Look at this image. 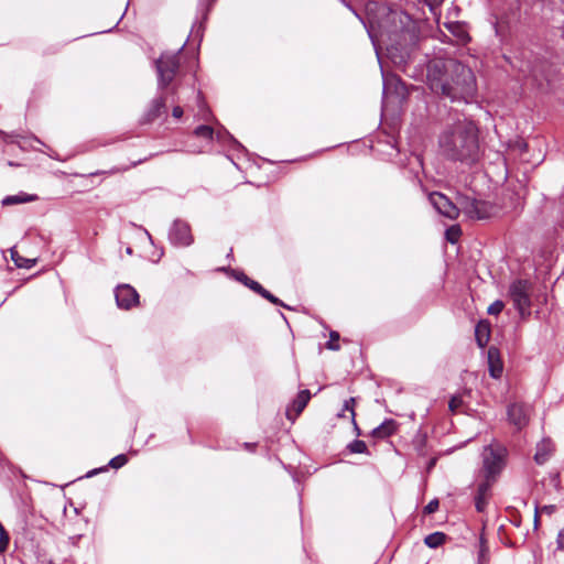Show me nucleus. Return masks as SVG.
Here are the masks:
<instances>
[{"mask_svg":"<svg viewBox=\"0 0 564 564\" xmlns=\"http://www.w3.org/2000/svg\"><path fill=\"white\" fill-rule=\"evenodd\" d=\"M268 301L273 303V304H275V305H282V302L276 296H274L273 294H270Z\"/></svg>","mask_w":564,"mask_h":564,"instance_id":"41","label":"nucleus"},{"mask_svg":"<svg viewBox=\"0 0 564 564\" xmlns=\"http://www.w3.org/2000/svg\"><path fill=\"white\" fill-rule=\"evenodd\" d=\"M354 427H355V432L357 433V435H360L361 432H360V430H359V427H358L356 422L354 423Z\"/></svg>","mask_w":564,"mask_h":564,"instance_id":"45","label":"nucleus"},{"mask_svg":"<svg viewBox=\"0 0 564 564\" xmlns=\"http://www.w3.org/2000/svg\"><path fill=\"white\" fill-rule=\"evenodd\" d=\"M241 275L246 279V286H248L250 290L254 291L256 293H259L262 285L260 283H258L257 281L251 280L246 274H241Z\"/></svg>","mask_w":564,"mask_h":564,"instance_id":"33","label":"nucleus"},{"mask_svg":"<svg viewBox=\"0 0 564 564\" xmlns=\"http://www.w3.org/2000/svg\"><path fill=\"white\" fill-rule=\"evenodd\" d=\"M554 510H555V506H553V505L544 506V507L542 508V511H543V512H545V513H547V514L553 513V512H554Z\"/></svg>","mask_w":564,"mask_h":564,"instance_id":"40","label":"nucleus"},{"mask_svg":"<svg viewBox=\"0 0 564 564\" xmlns=\"http://www.w3.org/2000/svg\"><path fill=\"white\" fill-rule=\"evenodd\" d=\"M445 26L451 32V34H453V36L456 39L457 44H466L469 42V34L463 23L448 22L445 23Z\"/></svg>","mask_w":564,"mask_h":564,"instance_id":"18","label":"nucleus"},{"mask_svg":"<svg viewBox=\"0 0 564 564\" xmlns=\"http://www.w3.org/2000/svg\"><path fill=\"white\" fill-rule=\"evenodd\" d=\"M204 33V24L203 22H195L192 26L189 37L193 39V41H197L199 44L203 39Z\"/></svg>","mask_w":564,"mask_h":564,"instance_id":"26","label":"nucleus"},{"mask_svg":"<svg viewBox=\"0 0 564 564\" xmlns=\"http://www.w3.org/2000/svg\"><path fill=\"white\" fill-rule=\"evenodd\" d=\"M258 294L261 295L262 297H264L265 300H268L271 293L269 291H267L263 286H261Z\"/></svg>","mask_w":564,"mask_h":564,"instance_id":"42","label":"nucleus"},{"mask_svg":"<svg viewBox=\"0 0 564 564\" xmlns=\"http://www.w3.org/2000/svg\"><path fill=\"white\" fill-rule=\"evenodd\" d=\"M463 405V399L459 395H454L451 398L448 408L452 412H456Z\"/></svg>","mask_w":564,"mask_h":564,"instance_id":"32","label":"nucleus"},{"mask_svg":"<svg viewBox=\"0 0 564 564\" xmlns=\"http://www.w3.org/2000/svg\"><path fill=\"white\" fill-rule=\"evenodd\" d=\"M445 538L444 533L434 532L425 536L424 543L431 549H436L444 543Z\"/></svg>","mask_w":564,"mask_h":564,"instance_id":"20","label":"nucleus"},{"mask_svg":"<svg viewBox=\"0 0 564 564\" xmlns=\"http://www.w3.org/2000/svg\"><path fill=\"white\" fill-rule=\"evenodd\" d=\"M462 209L466 216L473 219H485L489 216L487 203L475 198H464Z\"/></svg>","mask_w":564,"mask_h":564,"instance_id":"11","label":"nucleus"},{"mask_svg":"<svg viewBox=\"0 0 564 564\" xmlns=\"http://www.w3.org/2000/svg\"><path fill=\"white\" fill-rule=\"evenodd\" d=\"M343 2L362 22L373 46L377 48L378 44L386 45L392 63L405 67L411 58V50L419 40L415 23L410 15L402 11H387L379 8L377 2L368 1L365 3L364 19L349 3Z\"/></svg>","mask_w":564,"mask_h":564,"instance_id":"1","label":"nucleus"},{"mask_svg":"<svg viewBox=\"0 0 564 564\" xmlns=\"http://www.w3.org/2000/svg\"><path fill=\"white\" fill-rule=\"evenodd\" d=\"M338 416H339V417H344V416H345V412H343V411H341V412H339V413H338Z\"/></svg>","mask_w":564,"mask_h":564,"instance_id":"49","label":"nucleus"},{"mask_svg":"<svg viewBox=\"0 0 564 564\" xmlns=\"http://www.w3.org/2000/svg\"><path fill=\"white\" fill-rule=\"evenodd\" d=\"M194 134L209 142L214 140L215 132L210 126L202 124L195 129Z\"/></svg>","mask_w":564,"mask_h":564,"instance_id":"23","label":"nucleus"},{"mask_svg":"<svg viewBox=\"0 0 564 564\" xmlns=\"http://www.w3.org/2000/svg\"><path fill=\"white\" fill-rule=\"evenodd\" d=\"M494 481L485 479L477 487L475 496V507L478 512H484L489 500L490 488Z\"/></svg>","mask_w":564,"mask_h":564,"instance_id":"14","label":"nucleus"},{"mask_svg":"<svg viewBox=\"0 0 564 564\" xmlns=\"http://www.w3.org/2000/svg\"><path fill=\"white\" fill-rule=\"evenodd\" d=\"M489 373L492 378L499 379L503 371V365L499 356V350L495 347L488 349Z\"/></svg>","mask_w":564,"mask_h":564,"instance_id":"15","label":"nucleus"},{"mask_svg":"<svg viewBox=\"0 0 564 564\" xmlns=\"http://www.w3.org/2000/svg\"><path fill=\"white\" fill-rule=\"evenodd\" d=\"M169 240L177 247H187L193 242L191 227L183 220H175L169 231Z\"/></svg>","mask_w":564,"mask_h":564,"instance_id":"8","label":"nucleus"},{"mask_svg":"<svg viewBox=\"0 0 564 564\" xmlns=\"http://www.w3.org/2000/svg\"><path fill=\"white\" fill-rule=\"evenodd\" d=\"M355 403H356V399L349 398L344 402L343 409H341L343 412H346V411L349 412L352 423H355V417H356Z\"/></svg>","mask_w":564,"mask_h":564,"instance_id":"28","label":"nucleus"},{"mask_svg":"<svg viewBox=\"0 0 564 564\" xmlns=\"http://www.w3.org/2000/svg\"><path fill=\"white\" fill-rule=\"evenodd\" d=\"M553 451H554V444L552 443V441L549 438L542 440L536 446V453L534 455V460L539 465L544 464L545 462L549 460Z\"/></svg>","mask_w":564,"mask_h":564,"instance_id":"17","label":"nucleus"},{"mask_svg":"<svg viewBox=\"0 0 564 564\" xmlns=\"http://www.w3.org/2000/svg\"><path fill=\"white\" fill-rule=\"evenodd\" d=\"M310 399L311 392L308 390L300 391L291 405L286 409V417L291 421H294L305 409Z\"/></svg>","mask_w":564,"mask_h":564,"instance_id":"13","label":"nucleus"},{"mask_svg":"<svg viewBox=\"0 0 564 564\" xmlns=\"http://www.w3.org/2000/svg\"><path fill=\"white\" fill-rule=\"evenodd\" d=\"M444 156L452 161L473 164L479 156L478 129L467 119H458L444 128L438 138Z\"/></svg>","mask_w":564,"mask_h":564,"instance_id":"3","label":"nucleus"},{"mask_svg":"<svg viewBox=\"0 0 564 564\" xmlns=\"http://www.w3.org/2000/svg\"><path fill=\"white\" fill-rule=\"evenodd\" d=\"M132 252H133V251H132V248H131V247H127V249H126V253H127V254H129V256H131V254H132Z\"/></svg>","mask_w":564,"mask_h":564,"instance_id":"46","label":"nucleus"},{"mask_svg":"<svg viewBox=\"0 0 564 564\" xmlns=\"http://www.w3.org/2000/svg\"><path fill=\"white\" fill-rule=\"evenodd\" d=\"M36 199H37L36 195L19 193L17 195L6 196L2 199V205L9 206V205H15V204H23V203L34 202Z\"/></svg>","mask_w":564,"mask_h":564,"instance_id":"19","label":"nucleus"},{"mask_svg":"<svg viewBox=\"0 0 564 564\" xmlns=\"http://www.w3.org/2000/svg\"><path fill=\"white\" fill-rule=\"evenodd\" d=\"M476 339L480 347H485L489 339V328L487 325L479 323L476 326Z\"/></svg>","mask_w":564,"mask_h":564,"instance_id":"21","label":"nucleus"},{"mask_svg":"<svg viewBox=\"0 0 564 564\" xmlns=\"http://www.w3.org/2000/svg\"><path fill=\"white\" fill-rule=\"evenodd\" d=\"M440 507V502L437 499L431 500L425 507H424V513L431 514L434 513Z\"/></svg>","mask_w":564,"mask_h":564,"instance_id":"35","label":"nucleus"},{"mask_svg":"<svg viewBox=\"0 0 564 564\" xmlns=\"http://www.w3.org/2000/svg\"><path fill=\"white\" fill-rule=\"evenodd\" d=\"M398 423L393 419H386L380 425L371 431V436L377 440H383L395 433Z\"/></svg>","mask_w":564,"mask_h":564,"instance_id":"16","label":"nucleus"},{"mask_svg":"<svg viewBox=\"0 0 564 564\" xmlns=\"http://www.w3.org/2000/svg\"><path fill=\"white\" fill-rule=\"evenodd\" d=\"M556 542H557V547L561 550H564V528L562 530H560V532L557 534Z\"/></svg>","mask_w":564,"mask_h":564,"instance_id":"38","label":"nucleus"},{"mask_svg":"<svg viewBox=\"0 0 564 564\" xmlns=\"http://www.w3.org/2000/svg\"><path fill=\"white\" fill-rule=\"evenodd\" d=\"M427 83L433 93L452 101L469 102L477 91L470 67L456 59H433L427 65Z\"/></svg>","mask_w":564,"mask_h":564,"instance_id":"2","label":"nucleus"},{"mask_svg":"<svg viewBox=\"0 0 564 564\" xmlns=\"http://www.w3.org/2000/svg\"><path fill=\"white\" fill-rule=\"evenodd\" d=\"M11 258L17 267L30 269L35 264L34 259H26L19 254L18 251L11 250Z\"/></svg>","mask_w":564,"mask_h":564,"instance_id":"22","label":"nucleus"},{"mask_svg":"<svg viewBox=\"0 0 564 564\" xmlns=\"http://www.w3.org/2000/svg\"><path fill=\"white\" fill-rule=\"evenodd\" d=\"M348 449L354 454H364L367 452V445L364 441L355 440L348 444Z\"/></svg>","mask_w":564,"mask_h":564,"instance_id":"27","label":"nucleus"},{"mask_svg":"<svg viewBox=\"0 0 564 564\" xmlns=\"http://www.w3.org/2000/svg\"><path fill=\"white\" fill-rule=\"evenodd\" d=\"M9 543V536L3 528H0V553L4 552Z\"/></svg>","mask_w":564,"mask_h":564,"instance_id":"34","label":"nucleus"},{"mask_svg":"<svg viewBox=\"0 0 564 564\" xmlns=\"http://www.w3.org/2000/svg\"><path fill=\"white\" fill-rule=\"evenodd\" d=\"M241 274H245V273H243V272H238V271H237V272H235V278H236L238 281L242 282V283L246 285V279H245Z\"/></svg>","mask_w":564,"mask_h":564,"instance_id":"43","label":"nucleus"},{"mask_svg":"<svg viewBox=\"0 0 564 564\" xmlns=\"http://www.w3.org/2000/svg\"><path fill=\"white\" fill-rule=\"evenodd\" d=\"M197 98H198V106H199V108H200L203 119H205V120H206V119H207V116H208V113H209V111H208V109L206 108V106H205L204 101L200 99V94H198Z\"/></svg>","mask_w":564,"mask_h":564,"instance_id":"37","label":"nucleus"},{"mask_svg":"<svg viewBox=\"0 0 564 564\" xmlns=\"http://www.w3.org/2000/svg\"><path fill=\"white\" fill-rule=\"evenodd\" d=\"M505 307V304L502 301L500 300H497L495 301L492 304L489 305L488 310H487V313L489 315H498L501 313V311L503 310Z\"/></svg>","mask_w":564,"mask_h":564,"instance_id":"30","label":"nucleus"},{"mask_svg":"<svg viewBox=\"0 0 564 564\" xmlns=\"http://www.w3.org/2000/svg\"><path fill=\"white\" fill-rule=\"evenodd\" d=\"M338 339H339L338 333L332 332L330 339L327 341L326 347L330 350H338L339 349V345L337 344Z\"/></svg>","mask_w":564,"mask_h":564,"instance_id":"31","label":"nucleus"},{"mask_svg":"<svg viewBox=\"0 0 564 564\" xmlns=\"http://www.w3.org/2000/svg\"><path fill=\"white\" fill-rule=\"evenodd\" d=\"M95 474H97V469H94V470L89 471L87 476L90 477V476H93Z\"/></svg>","mask_w":564,"mask_h":564,"instance_id":"47","label":"nucleus"},{"mask_svg":"<svg viewBox=\"0 0 564 564\" xmlns=\"http://www.w3.org/2000/svg\"><path fill=\"white\" fill-rule=\"evenodd\" d=\"M45 564H55L53 561H47Z\"/></svg>","mask_w":564,"mask_h":564,"instance_id":"52","label":"nucleus"},{"mask_svg":"<svg viewBox=\"0 0 564 564\" xmlns=\"http://www.w3.org/2000/svg\"><path fill=\"white\" fill-rule=\"evenodd\" d=\"M532 284L528 280H516L509 288L514 307L521 316L530 314Z\"/></svg>","mask_w":564,"mask_h":564,"instance_id":"5","label":"nucleus"},{"mask_svg":"<svg viewBox=\"0 0 564 564\" xmlns=\"http://www.w3.org/2000/svg\"><path fill=\"white\" fill-rule=\"evenodd\" d=\"M207 18V10L203 12V19L205 20Z\"/></svg>","mask_w":564,"mask_h":564,"instance_id":"48","label":"nucleus"},{"mask_svg":"<svg viewBox=\"0 0 564 564\" xmlns=\"http://www.w3.org/2000/svg\"><path fill=\"white\" fill-rule=\"evenodd\" d=\"M117 305L120 308L129 310L139 303V294L129 284L118 285L115 290Z\"/></svg>","mask_w":564,"mask_h":564,"instance_id":"10","label":"nucleus"},{"mask_svg":"<svg viewBox=\"0 0 564 564\" xmlns=\"http://www.w3.org/2000/svg\"><path fill=\"white\" fill-rule=\"evenodd\" d=\"M429 200L436 212L449 219H456L459 215V208L444 194L433 192L429 195Z\"/></svg>","mask_w":564,"mask_h":564,"instance_id":"7","label":"nucleus"},{"mask_svg":"<svg viewBox=\"0 0 564 564\" xmlns=\"http://www.w3.org/2000/svg\"><path fill=\"white\" fill-rule=\"evenodd\" d=\"M145 235L148 236V238H149L150 240H152L151 235H150L147 230H145Z\"/></svg>","mask_w":564,"mask_h":564,"instance_id":"51","label":"nucleus"},{"mask_svg":"<svg viewBox=\"0 0 564 564\" xmlns=\"http://www.w3.org/2000/svg\"><path fill=\"white\" fill-rule=\"evenodd\" d=\"M426 440L424 436H420L415 440L416 449L420 455H424V446H425Z\"/></svg>","mask_w":564,"mask_h":564,"instance_id":"36","label":"nucleus"},{"mask_svg":"<svg viewBox=\"0 0 564 564\" xmlns=\"http://www.w3.org/2000/svg\"><path fill=\"white\" fill-rule=\"evenodd\" d=\"M127 463H128L127 456L124 454H120L110 459L109 466L111 468L118 469V468H121L122 466H124Z\"/></svg>","mask_w":564,"mask_h":564,"instance_id":"29","label":"nucleus"},{"mask_svg":"<svg viewBox=\"0 0 564 564\" xmlns=\"http://www.w3.org/2000/svg\"><path fill=\"white\" fill-rule=\"evenodd\" d=\"M214 138H216V140L219 142V143H232L234 147L236 148H239V149H242V145L232 137L230 135L227 131H217L214 135Z\"/></svg>","mask_w":564,"mask_h":564,"instance_id":"24","label":"nucleus"},{"mask_svg":"<svg viewBox=\"0 0 564 564\" xmlns=\"http://www.w3.org/2000/svg\"><path fill=\"white\" fill-rule=\"evenodd\" d=\"M415 161L416 163L420 165L421 164V161H420V158L419 156H415Z\"/></svg>","mask_w":564,"mask_h":564,"instance_id":"50","label":"nucleus"},{"mask_svg":"<svg viewBox=\"0 0 564 564\" xmlns=\"http://www.w3.org/2000/svg\"><path fill=\"white\" fill-rule=\"evenodd\" d=\"M184 45L180 47L176 53L164 52L154 62L158 75V89L161 95L152 99L147 111L144 112V122H152L161 115L166 112L164 90L173 83L178 68L180 57L178 54L183 51Z\"/></svg>","mask_w":564,"mask_h":564,"instance_id":"4","label":"nucleus"},{"mask_svg":"<svg viewBox=\"0 0 564 564\" xmlns=\"http://www.w3.org/2000/svg\"><path fill=\"white\" fill-rule=\"evenodd\" d=\"M530 406L523 403H512L508 408V419L511 424L521 430L529 422Z\"/></svg>","mask_w":564,"mask_h":564,"instance_id":"12","label":"nucleus"},{"mask_svg":"<svg viewBox=\"0 0 564 564\" xmlns=\"http://www.w3.org/2000/svg\"><path fill=\"white\" fill-rule=\"evenodd\" d=\"M382 73V79H383V93H382V104L386 105L387 100L390 98V90L393 88L395 97L399 101L404 99L406 95L405 86L401 82L400 78H398L394 75H388L381 69Z\"/></svg>","mask_w":564,"mask_h":564,"instance_id":"9","label":"nucleus"},{"mask_svg":"<svg viewBox=\"0 0 564 564\" xmlns=\"http://www.w3.org/2000/svg\"><path fill=\"white\" fill-rule=\"evenodd\" d=\"M445 235L447 241L456 243L462 235V230L458 225H454L446 229Z\"/></svg>","mask_w":564,"mask_h":564,"instance_id":"25","label":"nucleus"},{"mask_svg":"<svg viewBox=\"0 0 564 564\" xmlns=\"http://www.w3.org/2000/svg\"><path fill=\"white\" fill-rule=\"evenodd\" d=\"M505 449L486 446L482 453L484 471L487 480L495 481L505 466Z\"/></svg>","mask_w":564,"mask_h":564,"instance_id":"6","label":"nucleus"},{"mask_svg":"<svg viewBox=\"0 0 564 564\" xmlns=\"http://www.w3.org/2000/svg\"><path fill=\"white\" fill-rule=\"evenodd\" d=\"M435 463H436V458H432V459L430 460V463H429L427 468H429V469H431V468L435 465Z\"/></svg>","mask_w":564,"mask_h":564,"instance_id":"44","label":"nucleus"},{"mask_svg":"<svg viewBox=\"0 0 564 564\" xmlns=\"http://www.w3.org/2000/svg\"><path fill=\"white\" fill-rule=\"evenodd\" d=\"M172 116L180 119L183 116V108L181 106H175L172 110Z\"/></svg>","mask_w":564,"mask_h":564,"instance_id":"39","label":"nucleus"}]
</instances>
